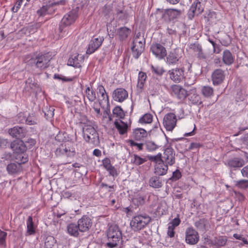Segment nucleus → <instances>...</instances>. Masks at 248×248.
Returning <instances> with one entry per match:
<instances>
[{
    "mask_svg": "<svg viewBox=\"0 0 248 248\" xmlns=\"http://www.w3.org/2000/svg\"><path fill=\"white\" fill-rule=\"evenodd\" d=\"M50 58L46 54L34 55L32 57L28 56L25 60V62L33 68L43 70L49 66Z\"/></svg>",
    "mask_w": 248,
    "mask_h": 248,
    "instance_id": "obj_1",
    "label": "nucleus"
},
{
    "mask_svg": "<svg viewBox=\"0 0 248 248\" xmlns=\"http://www.w3.org/2000/svg\"><path fill=\"white\" fill-rule=\"evenodd\" d=\"M107 236L109 240L107 246L110 248L116 247L122 239V233L118 226L117 225L110 226L108 230Z\"/></svg>",
    "mask_w": 248,
    "mask_h": 248,
    "instance_id": "obj_2",
    "label": "nucleus"
},
{
    "mask_svg": "<svg viewBox=\"0 0 248 248\" xmlns=\"http://www.w3.org/2000/svg\"><path fill=\"white\" fill-rule=\"evenodd\" d=\"M83 137L86 141L93 144L99 142L98 134L94 128L91 125H85L82 129Z\"/></svg>",
    "mask_w": 248,
    "mask_h": 248,
    "instance_id": "obj_3",
    "label": "nucleus"
},
{
    "mask_svg": "<svg viewBox=\"0 0 248 248\" xmlns=\"http://www.w3.org/2000/svg\"><path fill=\"white\" fill-rule=\"evenodd\" d=\"M151 221V217L148 215H138L134 217L130 222L133 230L138 231L143 229Z\"/></svg>",
    "mask_w": 248,
    "mask_h": 248,
    "instance_id": "obj_4",
    "label": "nucleus"
},
{
    "mask_svg": "<svg viewBox=\"0 0 248 248\" xmlns=\"http://www.w3.org/2000/svg\"><path fill=\"white\" fill-rule=\"evenodd\" d=\"M79 7V6H77L64 16L59 26L60 32H62L64 27L69 26L75 22L78 16V12Z\"/></svg>",
    "mask_w": 248,
    "mask_h": 248,
    "instance_id": "obj_5",
    "label": "nucleus"
},
{
    "mask_svg": "<svg viewBox=\"0 0 248 248\" xmlns=\"http://www.w3.org/2000/svg\"><path fill=\"white\" fill-rule=\"evenodd\" d=\"M182 51L179 48L174 49L169 53L167 56L166 62L169 65H175L180 62Z\"/></svg>",
    "mask_w": 248,
    "mask_h": 248,
    "instance_id": "obj_6",
    "label": "nucleus"
},
{
    "mask_svg": "<svg viewBox=\"0 0 248 248\" xmlns=\"http://www.w3.org/2000/svg\"><path fill=\"white\" fill-rule=\"evenodd\" d=\"M145 42L144 38H141V41H138L136 39L135 42H133L131 50L132 55L135 59L139 58L141 54L143 52Z\"/></svg>",
    "mask_w": 248,
    "mask_h": 248,
    "instance_id": "obj_7",
    "label": "nucleus"
},
{
    "mask_svg": "<svg viewBox=\"0 0 248 248\" xmlns=\"http://www.w3.org/2000/svg\"><path fill=\"white\" fill-rule=\"evenodd\" d=\"M177 122L176 115L173 113L166 114L163 119V124L166 130L172 131L175 127Z\"/></svg>",
    "mask_w": 248,
    "mask_h": 248,
    "instance_id": "obj_8",
    "label": "nucleus"
},
{
    "mask_svg": "<svg viewBox=\"0 0 248 248\" xmlns=\"http://www.w3.org/2000/svg\"><path fill=\"white\" fill-rule=\"evenodd\" d=\"M175 152L171 147L165 149L163 156H162L163 162L167 165L172 166L175 163Z\"/></svg>",
    "mask_w": 248,
    "mask_h": 248,
    "instance_id": "obj_9",
    "label": "nucleus"
},
{
    "mask_svg": "<svg viewBox=\"0 0 248 248\" xmlns=\"http://www.w3.org/2000/svg\"><path fill=\"white\" fill-rule=\"evenodd\" d=\"M77 224L80 232H86L89 230L92 226L91 219L87 216H83L78 221Z\"/></svg>",
    "mask_w": 248,
    "mask_h": 248,
    "instance_id": "obj_10",
    "label": "nucleus"
},
{
    "mask_svg": "<svg viewBox=\"0 0 248 248\" xmlns=\"http://www.w3.org/2000/svg\"><path fill=\"white\" fill-rule=\"evenodd\" d=\"M8 133L13 138L20 139L26 136L27 130L23 127L16 126L13 128L9 129Z\"/></svg>",
    "mask_w": 248,
    "mask_h": 248,
    "instance_id": "obj_11",
    "label": "nucleus"
},
{
    "mask_svg": "<svg viewBox=\"0 0 248 248\" xmlns=\"http://www.w3.org/2000/svg\"><path fill=\"white\" fill-rule=\"evenodd\" d=\"M150 50L158 59H163L167 56L166 48L160 44L155 43L152 44L151 46Z\"/></svg>",
    "mask_w": 248,
    "mask_h": 248,
    "instance_id": "obj_12",
    "label": "nucleus"
},
{
    "mask_svg": "<svg viewBox=\"0 0 248 248\" xmlns=\"http://www.w3.org/2000/svg\"><path fill=\"white\" fill-rule=\"evenodd\" d=\"M198 232L192 228H188L186 232V241L187 243L194 245L199 241Z\"/></svg>",
    "mask_w": 248,
    "mask_h": 248,
    "instance_id": "obj_13",
    "label": "nucleus"
},
{
    "mask_svg": "<svg viewBox=\"0 0 248 248\" xmlns=\"http://www.w3.org/2000/svg\"><path fill=\"white\" fill-rule=\"evenodd\" d=\"M168 73L171 80L175 82H180L184 78V68H175L169 71Z\"/></svg>",
    "mask_w": 248,
    "mask_h": 248,
    "instance_id": "obj_14",
    "label": "nucleus"
},
{
    "mask_svg": "<svg viewBox=\"0 0 248 248\" xmlns=\"http://www.w3.org/2000/svg\"><path fill=\"white\" fill-rule=\"evenodd\" d=\"M181 14L180 10L174 9H167L165 10L162 17L167 22H170L177 18Z\"/></svg>",
    "mask_w": 248,
    "mask_h": 248,
    "instance_id": "obj_15",
    "label": "nucleus"
},
{
    "mask_svg": "<svg viewBox=\"0 0 248 248\" xmlns=\"http://www.w3.org/2000/svg\"><path fill=\"white\" fill-rule=\"evenodd\" d=\"M203 11V7L202 6L201 3L199 1H197L192 4L188 10V18L191 19L195 16H198L201 14Z\"/></svg>",
    "mask_w": 248,
    "mask_h": 248,
    "instance_id": "obj_16",
    "label": "nucleus"
},
{
    "mask_svg": "<svg viewBox=\"0 0 248 248\" xmlns=\"http://www.w3.org/2000/svg\"><path fill=\"white\" fill-rule=\"evenodd\" d=\"M103 41L104 38L100 36L92 39L89 45L88 48L86 51L87 54H91L94 52L101 45Z\"/></svg>",
    "mask_w": 248,
    "mask_h": 248,
    "instance_id": "obj_17",
    "label": "nucleus"
},
{
    "mask_svg": "<svg viewBox=\"0 0 248 248\" xmlns=\"http://www.w3.org/2000/svg\"><path fill=\"white\" fill-rule=\"evenodd\" d=\"M173 94L179 99L183 100L187 96V91L179 85H173L171 86Z\"/></svg>",
    "mask_w": 248,
    "mask_h": 248,
    "instance_id": "obj_18",
    "label": "nucleus"
},
{
    "mask_svg": "<svg viewBox=\"0 0 248 248\" xmlns=\"http://www.w3.org/2000/svg\"><path fill=\"white\" fill-rule=\"evenodd\" d=\"M225 78L224 71L221 69L215 70L212 74V79L214 85L220 84Z\"/></svg>",
    "mask_w": 248,
    "mask_h": 248,
    "instance_id": "obj_19",
    "label": "nucleus"
},
{
    "mask_svg": "<svg viewBox=\"0 0 248 248\" xmlns=\"http://www.w3.org/2000/svg\"><path fill=\"white\" fill-rule=\"evenodd\" d=\"M25 89L29 92L31 90L36 93L40 92L42 90L39 85L32 78H29L26 80Z\"/></svg>",
    "mask_w": 248,
    "mask_h": 248,
    "instance_id": "obj_20",
    "label": "nucleus"
},
{
    "mask_svg": "<svg viewBox=\"0 0 248 248\" xmlns=\"http://www.w3.org/2000/svg\"><path fill=\"white\" fill-rule=\"evenodd\" d=\"M114 125L120 135H124L127 133L130 124L124 123L120 119L116 120L114 122Z\"/></svg>",
    "mask_w": 248,
    "mask_h": 248,
    "instance_id": "obj_21",
    "label": "nucleus"
},
{
    "mask_svg": "<svg viewBox=\"0 0 248 248\" xmlns=\"http://www.w3.org/2000/svg\"><path fill=\"white\" fill-rule=\"evenodd\" d=\"M56 153L58 155H62L67 157H72L74 156L75 151L74 149H71L69 146L62 144L57 149Z\"/></svg>",
    "mask_w": 248,
    "mask_h": 248,
    "instance_id": "obj_22",
    "label": "nucleus"
},
{
    "mask_svg": "<svg viewBox=\"0 0 248 248\" xmlns=\"http://www.w3.org/2000/svg\"><path fill=\"white\" fill-rule=\"evenodd\" d=\"M128 97L127 91L123 88H119L114 90L113 93V98L115 101L123 102Z\"/></svg>",
    "mask_w": 248,
    "mask_h": 248,
    "instance_id": "obj_23",
    "label": "nucleus"
},
{
    "mask_svg": "<svg viewBox=\"0 0 248 248\" xmlns=\"http://www.w3.org/2000/svg\"><path fill=\"white\" fill-rule=\"evenodd\" d=\"M11 148L18 154L23 153L26 151L27 147L22 140L14 141L10 144Z\"/></svg>",
    "mask_w": 248,
    "mask_h": 248,
    "instance_id": "obj_24",
    "label": "nucleus"
},
{
    "mask_svg": "<svg viewBox=\"0 0 248 248\" xmlns=\"http://www.w3.org/2000/svg\"><path fill=\"white\" fill-rule=\"evenodd\" d=\"M190 48L197 53V57L199 60H204L207 58V55L203 52L199 44L197 43L191 44Z\"/></svg>",
    "mask_w": 248,
    "mask_h": 248,
    "instance_id": "obj_25",
    "label": "nucleus"
},
{
    "mask_svg": "<svg viewBox=\"0 0 248 248\" xmlns=\"http://www.w3.org/2000/svg\"><path fill=\"white\" fill-rule=\"evenodd\" d=\"M83 61V56L79 55H72L68 60V65L76 68L81 67V63Z\"/></svg>",
    "mask_w": 248,
    "mask_h": 248,
    "instance_id": "obj_26",
    "label": "nucleus"
},
{
    "mask_svg": "<svg viewBox=\"0 0 248 248\" xmlns=\"http://www.w3.org/2000/svg\"><path fill=\"white\" fill-rule=\"evenodd\" d=\"M116 4H106L102 9V14L105 16L110 17L115 14V7H116Z\"/></svg>",
    "mask_w": 248,
    "mask_h": 248,
    "instance_id": "obj_27",
    "label": "nucleus"
},
{
    "mask_svg": "<svg viewBox=\"0 0 248 248\" xmlns=\"http://www.w3.org/2000/svg\"><path fill=\"white\" fill-rule=\"evenodd\" d=\"M195 226L199 231L204 232L208 229L209 224L206 219L202 218L195 222Z\"/></svg>",
    "mask_w": 248,
    "mask_h": 248,
    "instance_id": "obj_28",
    "label": "nucleus"
},
{
    "mask_svg": "<svg viewBox=\"0 0 248 248\" xmlns=\"http://www.w3.org/2000/svg\"><path fill=\"white\" fill-rule=\"evenodd\" d=\"M244 164V160L238 157L231 159L227 162V165L230 168H240L243 166Z\"/></svg>",
    "mask_w": 248,
    "mask_h": 248,
    "instance_id": "obj_29",
    "label": "nucleus"
},
{
    "mask_svg": "<svg viewBox=\"0 0 248 248\" xmlns=\"http://www.w3.org/2000/svg\"><path fill=\"white\" fill-rule=\"evenodd\" d=\"M131 33V30L125 27H121L117 30V34L120 41L125 40Z\"/></svg>",
    "mask_w": 248,
    "mask_h": 248,
    "instance_id": "obj_30",
    "label": "nucleus"
},
{
    "mask_svg": "<svg viewBox=\"0 0 248 248\" xmlns=\"http://www.w3.org/2000/svg\"><path fill=\"white\" fill-rule=\"evenodd\" d=\"M168 170V165L163 161L155 165V173L159 176L164 175L167 173Z\"/></svg>",
    "mask_w": 248,
    "mask_h": 248,
    "instance_id": "obj_31",
    "label": "nucleus"
},
{
    "mask_svg": "<svg viewBox=\"0 0 248 248\" xmlns=\"http://www.w3.org/2000/svg\"><path fill=\"white\" fill-rule=\"evenodd\" d=\"M222 60L224 64L230 65L234 61V56L229 50H225L223 52Z\"/></svg>",
    "mask_w": 248,
    "mask_h": 248,
    "instance_id": "obj_32",
    "label": "nucleus"
},
{
    "mask_svg": "<svg viewBox=\"0 0 248 248\" xmlns=\"http://www.w3.org/2000/svg\"><path fill=\"white\" fill-rule=\"evenodd\" d=\"M163 180L157 176H154L149 180V185L150 186L155 188H159L162 186Z\"/></svg>",
    "mask_w": 248,
    "mask_h": 248,
    "instance_id": "obj_33",
    "label": "nucleus"
},
{
    "mask_svg": "<svg viewBox=\"0 0 248 248\" xmlns=\"http://www.w3.org/2000/svg\"><path fill=\"white\" fill-rule=\"evenodd\" d=\"M67 230L68 233L74 237L78 236L80 232L78 224L74 223H70L67 225Z\"/></svg>",
    "mask_w": 248,
    "mask_h": 248,
    "instance_id": "obj_34",
    "label": "nucleus"
},
{
    "mask_svg": "<svg viewBox=\"0 0 248 248\" xmlns=\"http://www.w3.org/2000/svg\"><path fill=\"white\" fill-rule=\"evenodd\" d=\"M147 135V132L143 128H136L133 132V137L137 140H140Z\"/></svg>",
    "mask_w": 248,
    "mask_h": 248,
    "instance_id": "obj_35",
    "label": "nucleus"
},
{
    "mask_svg": "<svg viewBox=\"0 0 248 248\" xmlns=\"http://www.w3.org/2000/svg\"><path fill=\"white\" fill-rule=\"evenodd\" d=\"M67 0H58L47 6V15H51L55 12L53 7L56 5H64L67 3Z\"/></svg>",
    "mask_w": 248,
    "mask_h": 248,
    "instance_id": "obj_36",
    "label": "nucleus"
},
{
    "mask_svg": "<svg viewBox=\"0 0 248 248\" xmlns=\"http://www.w3.org/2000/svg\"><path fill=\"white\" fill-rule=\"evenodd\" d=\"M27 228L26 235H32L35 233V227L31 216H29L27 220Z\"/></svg>",
    "mask_w": 248,
    "mask_h": 248,
    "instance_id": "obj_37",
    "label": "nucleus"
},
{
    "mask_svg": "<svg viewBox=\"0 0 248 248\" xmlns=\"http://www.w3.org/2000/svg\"><path fill=\"white\" fill-rule=\"evenodd\" d=\"M145 200V196H144L140 193H138L134 195L132 199V202L136 206H139L144 204Z\"/></svg>",
    "mask_w": 248,
    "mask_h": 248,
    "instance_id": "obj_38",
    "label": "nucleus"
},
{
    "mask_svg": "<svg viewBox=\"0 0 248 248\" xmlns=\"http://www.w3.org/2000/svg\"><path fill=\"white\" fill-rule=\"evenodd\" d=\"M7 170L9 173H16L21 170V166L20 163H11L8 165Z\"/></svg>",
    "mask_w": 248,
    "mask_h": 248,
    "instance_id": "obj_39",
    "label": "nucleus"
},
{
    "mask_svg": "<svg viewBox=\"0 0 248 248\" xmlns=\"http://www.w3.org/2000/svg\"><path fill=\"white\" fill-rule=\"evenodd\" d=\"M45 248H57L56 240L52 236H48L46 237L45 242Z\"/></svg>",
    "mask_w": 248,
    "mask_h": 248,
    "instance_id": "obj_40",
    "label": "nucleus"
},
{
    "mask_svg": "<svg viewBox=\"0 0 248 248\" xmlns=\"http://www.w3.org/2000/svg\"><path fill=\"white\" fill-rule=\"evenodd\" d=\"M115 15H117L119 18L122 20L126 19L128 16L126 12L124 11L123 9L118 8L117 6L115 7Z\"/></svg>",
    "mask_w": 248,
    "mask_h": 248,
    "instance_id": "obj_41",
    "label": "nucleus"
},
{
    "mask_svg": "<svg viewBox=\"0 0 248 248\" xmlns=\"http://www.w3.org/2000/svg\"><path fill=\"white\" fill-rule=\"evenodd\" d=\"M147 76L145 73L140 72L139 73L138 82L137 87L140 89H142L144 86L145 81L146 79Z\"/></svg>",
    "mask_w": 248,
    "mask_h": 248,
    "instance_id": "obj_42",
    "label": "nucleus"
},
{
    "mask_svg": "<svg viewBox=\"0 0 248 248\" xmlns=\"http://www.w3.org/2000/svg\"><path fill=\"white\" fill-rule=\"evenodd\" d=\"M160 88V84L158 83V81L156 79H152L149 84V89L155 93L157 92Z\"/></svg>",
    "mask_w": 248,
    "mask_h": 248,
    "instance_id": "obj_43",
    "label": "nucleus"
},
{
    "mask_svg": "<svg viewBox=\"0 0 248 248\" xmlns=\"http://www.w3.org/2000/svg\"><path fill=\"white\" fill-rule=\"evenodd\" d=\"M113 116L119 118V119H123L124 116V113L122 108L119 107L117 106L114 108L112 110Z\"/></svg>",
    "mask_w": 248,
    "mask_h": 248,
    "instance_id": "obj_44",
    "label": "nucleus"
},
{
    "mask_svg": "<svg viewBox=\"0 0 248 248\" xmlns=\"http://www.w3.org/2000/svg\"><path fill=\"white\" fill-rule=\"evenodd\" d=\"M85 93L86 96L91 102L94 101L96 99V94L95 92L91 90L89 87H87L86 89Z\"/></svg>",
    "mask_w": 248,
    "mask_h": 248,
    "instance_id": "obj_45",
    "label": "nucleus"
},
{
    "mask_svg": "<svg viewBox=\"0 0 248 248\" xmlns=\"http://www.w3.org/2000/svg\"><path fill=\"white\" fill-rule=\"evenodd\" d=\"M188 99L193 104L200 105L202 103L200 96L195 93H191L189 96Z\"/></svg>",
    "mask_w": 248,
    "mask_h": 248,
    "instance_id": "obj_46",
    "label": "nucleus"
},
{
    "mask_svg": "<svg viewBox=\"0 0 248 248\" xmlns=\"http://www.w3.org/2000/svg\"><path fill=\"white\" fill-rule=\"evenodd\" d=\"M144 145L146 147V150L149 152L155 151L158 147V146L154 142L150 140L146 141L144 143Z\"/></svg>",
    "mask_w": 248,
    "mask_h": 248,
    "instance_id": "obj_47",
    "label": "nucleus"
},
{
    "mask_svg": "<svg viewBox=\"0 0 248 248\" xmlns=\"http://www.w3.org/2000/svg\"><path fill=\"white\" fill-rule=\"evenodd\" d=\"M147 157L149 160L155 162L156 164L163 161L162 155L160 153L156 155H148Z\"/></svg>",
    "mask_w": 248,
    "mask_h": 248,
    "instance_id": "obj_48",
    "label": "nucleus"
},
{
    "mask_svg": "<svg viewBox=\"0 0 248 248\" xmlns=\"http://www.w3.org/2000/svg\"><path fill=\"white\" fill-rule=\"evenodd\" d=\"M152 115L149 113H146L140 119L139 122L140 123L150 124L152 123Z\"/></svg>",
    "mask_w": 248,
    "mask_h": 248,
    "instance_id": "obj_49",
    "label": "nucleus"
},
{
    "mask_svg": "<svg viewBox=\"0 0 248 248\" xmlns=\"http://www.w3.org/2000/svg\"><path fill=\"white\" fill-rule=\"evenodd\" d=\"M202 93L205 97H210L213 94L214 90L210 86H204L202 88Z\"/></svg>",
    "mask_w": 248,
    "mask_h": 248,
    "instance_id": "obj_50",
    "label": "nucleus"
},
{
    "mask_svg": "<svg viewBox=\"0 0 248 248\" xmlns=\"http://www.w3.org/2000/svg\"><path fill=\"white\" fill-rule=\"evenodd\" d=\"M147 160L145 158H143L137 155H133V160H132V162L136 165L139 166L145 162Z\"/></svg>",
    "mask_w": 248,
    "mask_h": 248,
    "instance_id": "obj_51",
    "label": "nucleus"
},
{
    "mask_svg": "<svg viewBox=\"0 0 248 248\" xmlns=\"http://www.w3.org/2000/svg\"><path fill=\"white\" fill-rule=\"evenodd\" d=\"M16 159L17 160L19 159V162H17V163H20V165L22 164L26 163L28 161V155L24 154V153L17 154Z\"/></svg>",
    "mask_w": 248,
    "mask_h": 248,
    "instance_id": "obj_52",
    "label": "nucleus"
},
{
    "mask_svg": "<svg viewBox=\"0 0 248 248\" xmlns=\"http://www.w3.org/2000/svg\"><path fill=\"white\" fill-rule=\"evenodd\" d=\"M97 90H98V92L100 94H101L102 97L103 99L106 97L107 98V101L108 104L109 103L108 100V95L107 93H106V90L104 88V87L102 85H99L97 87Z\"/></svg>",
    "mask_w": 248,
    "mask_h": 248,
    "instance_id": "obj_53",
    "label": "nucleus"
},
{
    "mask_svg": "<svg viewBox=\"0 0 248 248\" xmlns=\"http://www.w3.org/2000/svg\"><path fill=\"white\" fill-rule=\"evenodd\" d=\"M236 186L241 188H246L248 187V180H241L236 182Z\"/></svg>",
    "mask_w": 248,
    "mask_h": 248,
    "instance_id": "obj_54",
    "label": "nucleus"
},
{
    "mask_svg": "<svg viewBox=\"0 0 248 248\" xmlns=\"http://www.w3.org/2000/svg\"><path fill=\"white\" fill-rule=\"evenodd\" d=\"M7 233L0 230V246H6V238Z\"/></svg>",
    "mask_w": 248,
    "mask_h": 248,
    "instance_id": "obj_55",
    "label": "nucleus"
},
{
    "mask_svg": "<svg viewBox=\"0 0 248 248\" xmlns=\"http://www.w3.org/2000/svg\"><path fill=\"white\" fill-rule=\"evenodd\" d=\"M151 69L152 72L159 76H161L165 72L163 68L159 67H155L153 65L151 66Z\"/></svg>",
    "mask_w": 248,
    "mask_h": 248,
    "instance_id": "obj_56",
    "label": "nucleus"
},
{
    "mask_svg": "<svg viewBox=\"0 0 248 248\" xmlns=\"http://www.w3.org/2000/svg\"><path fill=\"white\" fill-rule=\"evenodd\" d=\"M182 176L181 173L179 170H176L172 173V176L170 178V180L175 181L179 179Z\"/></svg>",
    "mask_w": 248,
    "mask_h": 248,
    "instance_id": "obj_57",
    "label": "nucleus"
},
{
    "mask_svg": "<svg viewBox=\"0 0 248 248\" xmlns=\"http://www.w3.org/2000/svg\"><path fill=\"white\" fill-rule=\"evenodd\" d=\"M131 146H137L139 150H142L143 149V146L144 145V143H138L135 142L132 140H130L128 141Z\"/></svg>",
    "mask_w": 248,
    "mask_h": 248,
    "instance_id": "obj_58",
    "label": "nucleus"
},
{
    "mask_svg": "<svg viewBox=\"0 0 248 248\" xmlns=\"http://www.w3.org/2000/svg\"><path fill=\"white\" fill-rule=\"evenodd\" d=\"M107 170L108 171L109 175L113 177H116L118 175L116 169L113 166H111Z\"/></svg>",
    "mask_w": 248,
    "mask_h": 248,
    "instance_id": "obj_59",
    "label": "nucleus"
},
{
    "mask_svg": "<svg viewBox=\"0 0 248 248\" xmlns=\"http://www.w3.org/2000/svg\"><path fill=\"white\" fill-rule=\"evenodd\" d=\"M37 13L40 16H44L47 15V6H43L37 11Z\"/></svg>",
    "mask_w": 248,
    "mask_h": 248,
    "instance_id": "obj_60",
    "label": "nucleus"
},
{
    "mask_svg": "<svg viewBox=\"0 0 248 248\" xmlns=\"http://www.w3.org/2000/svg\"><path fill=\"white\" fill-rule=\"evenodd\" d=\"M102 162L103 167L106 170H107L108 168H109L112 166V165L110 163V159L108 158H106L105 159H103Z\"/></svg>",
    "mask_w": 248,
    "mask_h": 248,
    "instance_id": "obj_61",
    "label": "nucleus"
},
{
    "mask_svg": "<svg viewBox=\"0 0 248 248\" xmlns=\"http://www.w3.org/2000/svg\"><path fill=\"white\" fill-rule=\"evenodd\" d=\"M54 109L52 108H50L49 110H46V111H44L45 115L46 116L47 118H51L54 115Z\"/></svg>",
    "mask_w": 248,
    "mask_h": 248,
    "instance_id": "obj_62",
    "label": "nucleus"
},
{
    "mask_svg": "<svg viewBox=\"0 0 248 248\" xmlns=\"http://www.w3.org/2000/svg\"><path fill=\"white\" fill-rule=\"evenodd\" d=\"M201 146H202V145L200 144V143H199L192 142L191 143L190 146H189L187 150L190 151L194 149H198L200 148Z\"/></svg>",
    "mask_w": 248,
    "mask_h": 248,
    "instance_id": "obj_63",
    "label": "nucleus"
},
{
    "mask_svg": "<svg viewBox=\"0 0 248 248\" xmlns=\"http://www.w3.org/2000/svg\"><path fill=\"white\" fill-rule=\"evenodd\" d=\"M64 133L60 132L55 137L56 140L60 141L62 142L66 140L65 137L63 136Z\"/></svg>",
    "mask_w": 248,
    "mask_h": 248,
    "instance_id": "obj_64",
    "label": "nucleus"
}]
</instances>
